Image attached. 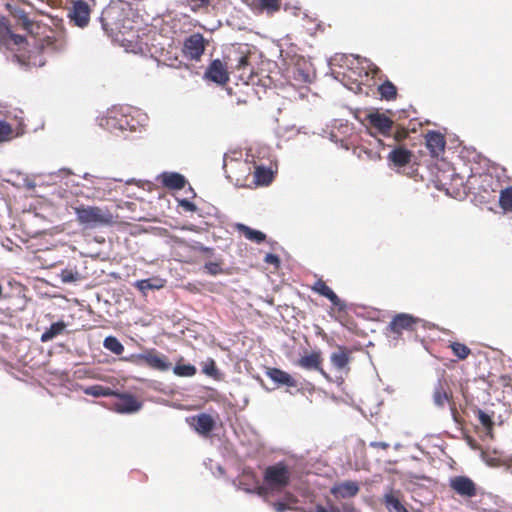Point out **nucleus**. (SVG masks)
Segmentation results:
<instances>
[{
	"mask_svg": "<svg viewBox=\"0 0 512 512\" xmlns=\"http://www.w3.org/2000/svg\"><path fill=\"white\" fill-rule=\"evenodd\" d=\"M204 270L212 275L216 276L223 273V269L221 267V263L218 262H208L204 265Z\"/></svg>",
	"mask_w": 512,
	"mask_h": 512,
	"instance_id": "obj_42",
	"label": "nucleus"
},
{
	"mask_svg": "<svg viewBox=\"0 0 512 512\" xmlns=\"http://www.w3.org/2000/svg\"><path fill=\"white\" fill-rule=\"evenodd\" d=\"M369 123L376 128L380 133L386 135L390 133L393 121L384 114L373 112L367 116Z\"/></svg>",
	"mask_w": 512,
	"mask_h": 512,
	"instance_id": "obj_17",
	"label": "nucleus"
},
{
	"mask_svg": "<svg viewBox=\"0 0 512 512\" xmlns=\"http://www.w3.org/2000/svg\"><path fill=\"white\" fill-rule=\"evenodd\" d=\"M359 487L354 483V496L357 494Z\"/></svg>",
	"mask_w": 512,
	"mask_h": 512,
	"instance_id": "obj_51",
	"label": "nucleus"
},
{
	"mask_svg": "<svg viewBox=\"0 0 512 512\" xmlns=\"http://www.w3.org/2000/svg\"><path fill=\"white\" fill-rule=\"evenodd\" d=\"M2 292H3V287H2V285L0 284V298L2 297Z\"/></svg>",
	"mask_w": 512,
	"mask_h": 512,
	"instance_id": "obj_55",
	"label": "nucleus"
},
{
	"mask_svg": "<svg viewBox=\"0 0 512 512\" xmlns=\"http://www.w3.org/2000/svg\"><path fill=\"white\" fill-rule=\"evenodd\" d=\"M116 401L113 403V409L122 414H131L139 411L142 403L132 394L115 392L113 395Z\"/></svg>",
	"mask_w": 512,
	"mask_h": 512,
	"instance_id": "obj_7",
	"label": "nucleus"
},
{
	"mask_svg": "<svg viewBox=\"0 0 512 512\" xmlns=\"http://www.w3.org/2000/svg\"><path fill=\"white\" fill-rule=\"evenodd\" d=\"M451 394L445 389L443 382L438 379L434 386L433 403L438 408H443L446 402H450Z\"/></svg>",
	"mask_w": 512,
	"mask_h": 512,
	"instance_id": "obj_22",
	"label": "nucleus"
},
{
	"mask_svg": "<svg viewBox=\"0 0 512 512\" xmlns=\"http://www.w3.org/2000/svg\"><path fill=\"white\" fill-rule=\"evenodd\" d=\"M66 328V323L64 321H58L53 323L45 332L41 335L42 342H48L58 335L62 334Z\"/></svg>",
	"mask_w": 512,
	"mask_h": 512,
	"instance_id": "obj_26",
	"label": "nucleus"
},
{
	"mask_svg": "<svg viewBox=\"0 0 512 512\" xmlns=\"http://www.w3.org/2000/svg\"><path fill=\"white\" fill-rule=\"evenodd\" d=\"M183 3L189 6L192 11L197 12L201 9L208 8L210 0H183Z\"/></svg>",
	"mask_w": 512,
	"mask_h": 512,
	"instance_id": "obj_39",
	"label": "nucleus"
},
{
	"mask_svg": "<svg viewBox=\"0 0 512 512\" xmlns=\"http://www.w3.org/2000/svg\"><path fill=\"white\" fill-rule=\"evenodd\" d=\"M94 5L93 0H72L70 6L67 8L69 23L81 29L86 28L90 23Z\"/></svg>",
	"mask_w": 512,
	"mask_h": 512,
	"instance_id": "obj_2",
	"label": "nucleus"
},
{
	"mask_svg": "<svg viewBox=\"0 0 512 512\" xmlns=\"http://www.w3.org/2000/svg\"><path fill=\"white\" fill-rule=\"evenodd\" d=\"M450 487L462 497L472 498L477 494L475 483L467 476L452 477Z\"/></svg>",
	"mask_w": 512,
	"mask_h": 512,
	"instance_id": "obj_10",
	"label": "nucleus"
},
{
	"mask_svg": "<svg viewBox=\"0 0 512 512\" xmlns=\"http://www.w3.org/2000/svg\"><path fill=\"white\" fill-rule=\"evenodd\" d=\"M451 348H452L453 353L459 359H466L468 357V355L470 354V349L462 343L454 342L451 344Z\"/></svg>",
	"mask_w": 512,
	"mask_h": 512,
	"instance_id": "obj_38",
	"label": "nucleus"
},
{
	"mask_svg": "<svg viewBox=\"0 0 512 512\" xmlns=\"http://www.w3.org/2000/svg\"><path fill=\"white\" fill-rule=\"evenodd\" d=\"M236 228L245 236L246 239L252 242L260 244L264 242L266 239V235L263 232L259 230H254L244 224H237Z\"/></svg>",
	"mask_w": 512,
	"mask_h": 512,
	"instance_id": "obj_23",
	"label": "nucleus"
},
{
	"mask_svg": "<svg viewBox=\"0 0 512 512\" xmlns=\"http://www.w3.org/2000/svg\"><path fill=\"white\" fill-rule=\"evenodd\" d=\"M419 321L407 313H399L393 316L387 329L394 334L401 335L404 330H412L413 325Z\"/></svg>",
	"mask_w": 512,
	"mask_h": 512,
	"instance_id": "obj_12",
	"label": "nucleus"
},
{
	"mask_svg": "<svg viewBox=\"0 0 512 512\" xmlns=\"http://www.w3.org/2000/svg\"><path fill=\"white\" fill-rule=\"evenodd\" d=\"M135 286L141 291L153 289L155 287L154 285L151 284L150 279L139 280L136 282Z\"/></svg>",
	"mask_w": 512,
	"mask_h": 512,
	"instance_id": "obj_45",
	"label": "nucleus"
},
{
	"mask_svg": "<svg viewBox=\"0 0 512 512\" xmlns=\"http://www.w3.org/2000/svg\"><path fill=\"white\" fill-rule=\"evenodd\" d=\"M115 11L112 9L103 11L100 21L102 24V28L105 33L112 37L118 38L119 34L122 33V25L115 17Z\"/></svg>",
	"mask_w": 512,
	"mask_h": 512,
	"instance_id": "obj_14",
	"label": "nucleus"
},
{
	"mask_svg": "<svg viewBox=\"0 0 512 512\" xmlns=\"http://www.w3.org/2000/svg\"><path fill=\"white\" fill-rule=\"evenodd\" d=\"M353 59L357 60L358 64L361 65V67L357 68L358 71H356L354 68V75L357 73L358 77L360 78V80L358 78H354V84L357 83V89H354V93H360L362 92V85H367L369 87L372 85L370 81L373 80L374 76L380 70L376 65L367 59L361 61L358 55L354 54Z\"/></svg>",
	"mask_w": 512,
	"mask_h": 512,
	"instance_id": "obj_5",
	"label": "nucleus"
},
{
	"mask_svg": "<svg viewBox=\"0 0 512 512\" xmlns=\"http://www.w3.org/2000/svg\"><path fill=\"white\" fill-rule=\"evenodd\" d=\"M225 60L230 64L229 67L231 69H236L238 71H244L248 66H250L249 55L244 53H239L235 58H231L230 55H227Z\"/></svg>",
	"mask_w": 512,
	"mask_h": 512,
	"instance_id": "obj_25",
	"label": "nucleus"
},
{
	"mask_svg": "<svg viewBox=\"0 0 512 512\" xmlns=\"http://www.w3.org/2000/svg\"><path fill=\"white\" fill-rule=\"evenodd\" d=\"M12 133L11 125L5 121H0V142L10 139Z\"/></svg>",
	"mask_w": 512,
	"mask_h": 512,
	"instance_id": "obj_41",
	"label": "nucleus"
},
{
	"mask_svg": "<svg viewBox=\"0 0 512 512\" xmlns=\"http://www.w3.org/2000/svg\"><path fill=\"white\" fill-rule=\"evenodd\" d=\"M101 126L111 133L123 132L130 128L128 117L118 111H112L103 118Z\"/></svg>",
	"mask_w": 512,
	"mask_h": 512,
	"instance_id": "obj_8",
	"label": "nucleus"
},
{
	"mask_svg": "<svg viewBox=\"0 0 512 512\" xmlns=\"http://www.w3.org/2000/svg\"><path fill=\"white\" fill-rule=\"evenodd\" d=\"M265 373L277 386L295 387L297 385V381L289 373L279 368L268 367Z\"/></svg>",
	"mask_w": 512,
	"mask_h": 512,
	"instance_id": "obj_16",
	"label": "nucleus"
},
{
	"mask_svg": "<svg viewBox=\"0 0 512 512\" xmlns=\"http://www.w3.org/2000/svg\"><path fill=\"white\" fill-rule=\"evenodd\" d=\"M354 314H356V317H360L361 316L360 314L356 313L355 311H354Z\"/></svg>",
	"mask_w": 512,
	"mask_h": 512,
	"instance_id": "obj_57",
	"label": "nucleus"
},
{
	"mask_svg": "<svg viewBox=\"0 0 512 512\" xmlns=\"http://www.w3.org/2000/svg\"><path fill=\"white\" fill-rule=\"evenodd\" d=\"M274 509L276 512H285L286 510L290 509V507L281 501L272 503Z\"/></svg>",
	"mask_w": 512,
	"mask_h": 512,
	"instance_id": "obj_48",
	"label": "nucleus"
},
{
	"mask_svg": "<svg viewBox=\"0 0 512 512\" xmlns=\"http://www.w3.org/2000/svg\"><path fill=\"white\" fill-rule=\"evenodd\" d=\"M322 357H321V353L320 352H316V351H313L311 352L310 354L308 355H304L302 356L299 360H298V365L303 368V369H306V370H318L320 371L323 375L326 376L325 372L322 370L321 368V365H322Z\"/></svg>",
	"mask_w": 512,
	"mask_h": 512,
	"instance_id": "obj_19",
	"label": "nucleus"
},
{
	"mask_svg": "<svg viewBox=\"0 0 512 512\" xmlns=\"http://www.w3.org/2000/svg\"><path fill=\"white\" fill-rule=\"evenodd\" d=\"M289 499L293 502V503H296L297 500L293 497V496H290Z\"/></svg>",
	"mask_w": 512,
	"mask_h": 512,
	"instance_id": "obj_54",
	"label": "nucleus"
},
{
	"mask_svg": "<svg viewBox=\"0 0 512 512\" xmlns=\"http://www.w3.org/2000/svg\"><path fill=\"white\" fill-rule=\"evenodd\" d=\"M384 503L389 512H408L393 492L385 494Z\"/></svg>",
	"mask_w": 512,
	"mask_h": 512,
	"instance_id": "obj_28",
	"label": "nucleus"
},
{
	"mask_svg": "<svg viewBox=\"0 0 512 512\" xmlns=\"http://www.w3.org/2000/svg\"><path fill=\"white\" fill-rule=\"evenodd\" d=\"M264 261L275 266H278L280 263L279 257L272 253L266 254Z\"/></svg>",
	"mask_w": 512,
	"mask_h": 512,
	"instance_id": "obj_47",
	"label": "nucleus"
},
{
	"mask_svg": "<svg viewBox=\"0 0 512 512\" xmlns=\"http://www.w3.org/2000/svg\"><path fill=\"white\" fill-rule=\"evenodd\" d=\"M400 447H401V444H400V443H396V444L394 445V448H395L396 450H397V449H399Z\"/></svg>",
	"mask_w": 512,
	"mask_h": 512,
	"instance_id": "obj_52",
	"label": "nucleus"
},
{
	"mask_svg": "<svg viewBox=\"0 0 512 512\" xmlns=\"http://www.w3.org/2000/svg\"><path fill=\"white\" fill-rule=\"evenodd\" d=\"M180 206L185 210V211H188V212H195L197 210V207L194 203L190 202L189 200L187 199H182L180 200Z\"/></svg>",
	"mask_w": 512,
	"mask_h": 512,
	"instance_id": "obj_46",
	"label": "nucleus"
},
{
	"mask_svg": "<svg viewBox=\"0 0 512 512\" xmlns=\"http://www.w3.org/2000/svg\"><path fill=\"white\" fill-rule=\"evenodd\" d=\"M77 222L86 228L111 225L113 215L107 208L98 206H79L75 208Z\"/></svg>",
	"mask_w": 512,
	"mask_h": 512,
	"instance_id": "obj_1",
	"label": "nucleus"
},
{
	"mask_svg": "<svg viewBox=\"0 0 512 512\" xmlns=\"http://www.w3.org/2000/svg\"><path fill=\"white\" fill-rule=\"evenodd\" d=\"M370 446L371 447H379V448H382V449H387L389 447V444L387 442L373 441V442L370 443Z\"/></svg>",
	"mask_w": 512,
	"mask_h": 512,
	"instance_id": "obj_49",
	"label": "nucleus"
},
{
	"mask_svg": "<svg viewBox=\"0 0 512 512\" xmlns=\"http://www.w3.org/2000/svg\"><path fill=\"white\" fill-rule=\"evenodd\" d=\"M255 182L258 185H268L273 180V174L270 169L258 166L254 173Z\"/></svg>",
	"mask_w": 512,
	"mask_h": 512,
	"instance_id": "obj_30",
	"label": "nucleus"
},
{
	"mask_svg": "<svg viewBox=\"0 0 512 512\" xmlns=\"http://www.w3.org/2000/svg\"><path fill=\"white\" fill-rule=\"evenodd\" d=\"M263 490H264V488H263V487H259V488H258V493H259V494H262V493H263Z\"/></svg>",
	"mask_w": 512,
	"mask_h": 512,
	"instance_id": "obj_53",
	"label": "nucleus"
},
{
	"mask_svg": "<svg viewBox=\"0 0 512 512\" xmlns=\"http://www.w3.org/2000/svg\"><path fill=\"white\" fill-rule=\"evenodd\" d=\"M208 44L209 41L201 33H193L183 42V56L190 61H200Z\"/></svg>",
	"mask_w": 512,
	"mask_h": 512,
	"instance_id": "obj_4",
	"label": "nucleus"
},
{
	"mask_svg": "<svg viewBox=\"0 0 512 512\" xmlns=\"http://www.w3.org/2000/svg\"><path fill=\"white\" fill-rule=\"evenodd\" d=\"M11 38L13 39L14 43L19 45L25 41V38L21 35L12 34Z\"/></svg>",
	"mask_w": 512,
	"mask_h": 512,
	"instance_id": "obj_50",
	"label": "nucleus"
},
{
	"mask_svg": "<svg viewBox=\"0 0 512 512\" xmlns=\"http://www.w3.org/2000/svg\"><path fill=\"white\" fill-rule=\"evenodd\" d=\"M188 424L201 435H209L216 427V419L207 413H200L187 418Z\"/></svg>",
	"mask_w": 512,
	"mask_h": 512,
	"instance_id": "obj_9",
	"label": "nucleus"
},
{
	"mask_svg": "<svg viewBox=\"0 0 512 512\" xmlns=\"http://www.w3.org/2000/svg\"><path fill=\"white\" fill-rule=\"evenodd\" d=\"M378 92L381 96V99H384L386 101L395 100L397 97V88L389 80L384 81L382 84L378 86Z\"/></svg>",
	"mask_w": 512,
	"mask_h": 512,
	"instance_id": "obj_27",
	"label": "nucleus"
},
{
	"mask_svg": "<svg viewBox=\"0 0 512 512\" xmlns=\"http://www.w3.org/2000/svg\"><path fill=\"white\" fill-rule=\"evenodd\" d=\"M499 203L504 210H512V187H508L501 191Z\"/></svg>",
	"mask_w": 512,
	"mask_h": 512,
	"instance_id": "obj_36",
	"label": "nucleus"
},
{
	"mask_svg": "<svg viewBox=\"0 0 512 512\" xmlns=\"http://www.w3.org/2000/svg\"><path fill=\"white\" fill-rule=\"evenodd\" d=\"M425 140L426 146L429 149L432 156H438L440 153L444 151L445 139L441 133L430 131L427 133Z\"/></svg>",
	"mask_w": 512,
	"mask_h": 512,
	"instance_id": "obj_18",
	"label": "nucleus"
},
{
	"mask_svg": "<svg viewBox=\"0 0 512 512\" xmlns=\"http://www.w3.org/2000/svg\"><path fill=\"white\" fill-rule=\"evenodd\" d=\"M263 479L270 489L280 491L290 483L291 471L284 462H278L265 469Z\"/></svg>",
	"mask_w": 512,
	"mask_h": 512,
	"instance_id": "obj_3",
	"label": "nucleus"
},
{
	"mask_svg": "<svg viewBox=\"0 0 512 512\" xmlns=\"http://www.w3.org/2000/svg\"><path fill=\"white\" fill-rule=\"evenodd\" d=\"M203 373L207 376L216 378L218 375V369L216 367V363L212 358H209L206 362L203 364Z\"/></svg>",
	"mask_w": 512,
	"mask_h": 512,
	"instance_id": "obj_40",
	"label": "nucleus"
},
{
	"mask_svg": "<svg viewBox=\"0 0 512 512\" xmlns=\"http://www.w3.org/2000/svg\"><path fill=\"white\" fill-rule=\"evenodd\" d=\"M352 126L348 122H339L338 125H333L330 136L331 140L339 143L342 148L349 150L352 145Z\"/></svg>",
	"mask_w": 512,
	"mask_h": 512,
	"instance_id": "obj_11",
	"label": "nucleus"
},
{
	"mask_svg": "<svg viewBox=\"0 0 512 512\" xmlns=\"http://www.w3.org/2000/svg\"><path fill=\"white\" fill-rule=\"evenodd\" d=\"M59 277L63 283H73L81 279L77 268L70 265L60 272Z\"/></svg>",
	"mask_w": 512,
	"mask_h": 512,
	"instance_id": "obj_32",
	"label": "nucleus"
},
{
	"mask_svg": "<svg viewBox=\"0 0 512 512\" xmlns=\"http://www.w3.org/2000/svg\"><path fill=\"white\" fill-rule=\"evenodd\" d=\"M229 64L227 61L214 59L208 65L204 79L214 82L218 85H225L229 81Z\"/></svg>",
	"mask_w": 512,
	"mask_h": 512,
	"instance_id": "obj_6",
	"label": "nucleus"
},
{
	"mask_svg": "<svg viewBox=\"0 0 512 512\" xmlns=\"http://www.w3.org/2000/svg\"><path fill=\"white\" fill-rule=\"evenodd\" d=\"M258 7L269 14H273L280 10L281 0H255Z\"/></svg>",
	"mask_w": 512,
	"mask_h": 512,
	"instance_id": "obj_34",
	"label": "nucleus"
},
{
	"mask_svg": "<svg viewBox=\"0 0 512 512\" xmlns=\"http://www.w3.org/2000/svg\"><path fill=\"white\" fill-rule=\"evenodd\" d=\"M183 359L181 358L178 363L173 368V372L175 375L179 377H192L196 374L197 369L192 364H183L181 363Z\"/></svg>",
	"mask_w": 512,
	"mask_h": 512,
	"instance_id": "obj_31",
	"label": "nucleus"
},
{
	"mask_svg": "<svg viewBox=\"0 0 512 512\" xmlns=\"http://www.w3.org/2000/svg\"><path fill=\"white\" fill-rule=\"evenodd\" d=\"M331 363L337 372H345L346 375L348 374L349 356L343 349L339 348L337 351L332 353Z\"/></svg>",
	"mask_w": 512,
	"mask_h": 512,
	"instance_id": "obj_21",
	"label": "nucleus"
},
{
	"mask_svg": "<svg viewBox=\"0 0 512 512\" xmlns=\"http://www.w3.org/2000/svg\"><path fill=\"white\" fill-rule=\"evenodd\" d=\"M83 392L86 395L93 396V397H108L115 394V391H113L109 387H105L102 385H92L88 386L83 389Z\"/></svg>",
	"mask_w": 512,
	"mask_h": 512,
	"instance_id": "obj_29",
	"label": "nucleus"
},
{
	"mask_svg": "<svg viewBox=\"0 0 512 512\" xmlns=\"http://www.w3.org/2000/svg\"><path fill=\"white\" fill-rule=\"evenodd\" d=\"M478 419L480 423L486 428H491L493 425L491 416L482 410H478Z\"/></svg>",
	"mask_w": 512,
	"mask_h": 512,
	"instance_id": "obj_43",
	"label": "nucleus"
},
{
	"mask_svg": "<svg viewBox=\"0 0 512 512\" xmlns=\"http://www.w3.org/2000/svg\"><path fill=\"white\" fill-rule=\"evenodd\" d=\"M103 346L116 355H121L124 352V346L114 336H108L104 339Z\"/></svg>",
	"mask_w": 512,
	"mask_h": 512,
	"instance_id": "obj_33",
	"label": "nucleus"
},
{
	"mask_svg": "<svg viewBox=\"0 0 512 512\" xmlns=\"http://www.w3.org/2000/svg\"><path fill=\"white\" fill-rule=\"evenodd\" d=\"M14 17L25 30L30 31L32 29L33 22L24 10H17Z\"/></svg>",
	"mask_w": 512,
	"mask_h": 512,
	"instance_id": "obj_37",
	"label": "nucleus"
},
{
	"mask_svg": "<svg viewBox=\"0 0 512 512\" xmlns=\"http://www.w3.org/2000/svg\"><path fill=\"white\" fill-rule=\"evenodd\" d=\"M312 291L326 297L334 306H340L341 301L333 290L322 280L318 279L311 287Z\"/></svg>",
	"mask_w": 512,
	"mask_h": 512,
	"instance_id": "obj_20",
	"label": "nucleus"
},
{
	"mask_svg": "<svg viewBox=\"0 0 512 512\" xmlns=\"http://www.w3.org/2000/svg\"><path fill=\"white\" fill-rule=\"evenodd\" d=\"M304 512H340L338 508H335L333 506H322V505H316L314 507L309 508L308 510Z\"/></svg>",
	"mask_w": 512,
	"mask_h": 512,
	"instance_id": "obj_44",
	"label": "nucleus"
},
{
	"mask_svg": "<svg viewBox=\"0 0 512 512\" xmlns=\"http://www.w3.org/2000/svg\"><path fill=\"white\" fill-rule=\"evenodd\" d=\"M186 180L183 175L179 173H168L163 175V184L171 189H182L185 186Z\"/></svg>",
	"mask_w": 512,
	"mask_h": 512,
	"instance_id": "obj_24",
	"label": "nucleus"
},
{
	"mask_svg": "<svg viewBox=\"0 0 512 512\" xmlns=\"http://www.w3.org/2000/svg\"><path fill=\"white\" fill-rule=\"evenodd\" d=\"M332 493L336 498L352 497V482H346L332 488Z\"/></svg>",
	"mask_w": 512,
	"mask_h": 512,
	"instance_id": "obj_35",
	"label": "nucleus"
},
{
	"mask_svg": "<svg viewBox=\"0 0 512 512\" xmlns=\"http://www.w3.org/2000/svg\"><path fill=\"white\" fill-rule=\"evenodd\" d=\"M139 359L148 367L158 371H167L171 367V363L167 360V357L155 350L141 354Z\"/></svg>",
	"mask_w": 512,
	"mask_h": 512,
	"instance_id": "obj_13",
	"label": "nucleus"
},
{
	"mask_svg": "<svg viewBox=\"0 0 512 512\" xmlns=\"http://www.w3.org/2000/svg\"><path fill=\"white\" fill-rule=\"evenodd\" d=\"M411 156V152L408 149L397 147L389 153L388 159L391 161L394 169L398 172H402L403 166L410 162Z\"/></svg>",
	"mask_w": 512,
	"mask_h": 512,
	"instance_id": "obj_15",
	"label": "nucleus"
},
{
	"mask_svg": "<svg viewBox=\"0 0 512 512\" xmlns=\"http://www.w3.org/2000/svg\"><path fill=\"white\" fill-rule=\"evenodd\" d=\"M487 463H488V465H490V466H493V465H494V463L492 462V460H491V461H487Z\"/></svg>",
	"mask_w": 512,
	"mask_h": 512,
	"instance_id": "obj_56",
	"label": "nucleus"
}]
</instances>
